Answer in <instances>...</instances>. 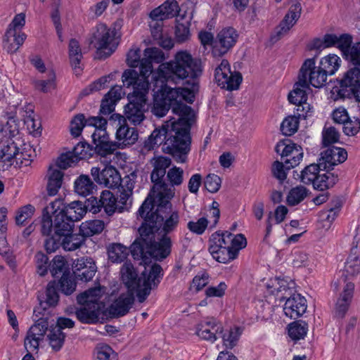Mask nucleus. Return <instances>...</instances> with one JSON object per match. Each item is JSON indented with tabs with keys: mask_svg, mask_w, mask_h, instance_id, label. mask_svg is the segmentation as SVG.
Wrapping results in <instances>:
<instances>
[{
	"mask_svg": "<svg viewBox=\"0 0 360 360\" xmlns=\"http://www.w3.org/2000/svg\"><path fill=\"white\" fill-rule=\"evenodd\" d=\"M175 188L167 184H156L137 212L143 222L139 229L140 237L131 245L136 258L143 259L148 254L162 259L170 253L171 240L167 236L174 231L180 222L179 210L171 203Z\"/></svg>",
	"mask_w": 360,
	"mask_h": 360,
	"instance_id": "f257e3e1",
	"label": "nucleus"
},
{
	"mask_svg": "<svg viewBox=\"0 0 360 360\" xmlns=\"http://www.w3.org/2000/svg\"><path fill=\"white\" fill-rule=\"evenodd\" d=\"M173 111L178 118L172 117L166 121L162 128L155 129L145 141L143 148L153 150L165 141L166 143H171L176 161L184 163L191 149L190 130L195 114L191 107L181 106L174 108Z\"/></svg>",
	"mask_w": 360,
	"mask_h": 360,
	"instance_id": "f03ea898",
	"label": "nucleus"
},
{
	"mask_svg": "<svg viewBox=\"0 0 360 360\" xmlns=\"http://www.w3.org/2000/svg\"><path fill=\"white\" fill-rule=\"evenodd\" d=\"M162 268L153 264L147 274L143 271L139 276L130 263H124L121 268V278L127 289V292L121 294L110 305L109 312L113 316H124L131 308L134 302V296H136L139 302H144L150 293L153 287L160 282Z\"/></svg>",
	"mask_w": 360,
	"mask_h": 360,
	"instance_id": "7ed1b4c3",
	"label": "nucleus"
},
{
	"mask_svg": "<svg viewBox=\"0 0 360 360\" xmlns=\"http://www.w3.org/2000/svg\"><path fill=\"white\" fill-rule=\"evenodd\" d=\"M152 52L147 51L146 58H144L141 68L142 77L136 82V72L134 70L127 69L122 75L123 84L127 87L133 86V92L129 94L127 98L129 103L124 108L126 118L133 124H140L145 119V105L147 101V96L150 89V84L144 80V77L150 74V66L147 65L146 60Z\"/></svg>",
	"mask_w": 360,
	"mask_h": 360,
	"instance_id": "20e7f679",
	"label": "nucleus"
},
{
	"mask_svg": "<svg viewBox=\"0 0 360 360\" xmlns=\"http://www.w3.org/2000/svg\"><path fill=\"white\" fill-rule=\"evenodd\" d=\"M160 63L153 75L155 82L171 80L176 82L190 79L191 82H198L197 79L202 72L201 62L186 50L177 51L172 60Z\"/></svg>",
	"mask_w": 360,
	"mask_h": 360,
	"instance_id": "39448f33",
	"label": "nucleus"
},
{
	"mask_svg": "<svg viewBox=\"0 0 360 360\" xmlns=\"http://www.w3.org/2000/svg\"><path fill=\"white\" fill-rule=\"evenodd\" d=\"M85 126L94 128L91 138L98 153L105 156L115 151L116 144L110 141L109 135L106 131L107 120L105 119L98 116L85 118L83 114H78L70 122V131L72 136L78 137Z\"/></svg>",
	"mask_w": 360,
	"mask_h": 360,
	"instance_id": "423d86ee",
	"label": "nucleus"
},
{
	"mask_svg": "<svg viewBox=\"0 0 360 360\" xmlns=\"http://www.w3.org/2000/svg\"><path fill=\"white\" fill-rule=\"evenodd\" d=\"M36 156L35 149L22 136L0 138V164L8 169L27 167Z\"/></svg>",
	"mask_w": 360,
	"mask_h": 360,
	"instance_id": "0eeeda50",
	"label": "nucleus"
},
{
	"mask_svg": "<svg viewBox=\"0 0 360 360\" xmlns=\"http://www.w3.org/2000/svg\"><path fill=\"white\" fill-rule=\"evenodd\" d=\"M104 293L105 289L98 285L77 296L81 307L77 309L76 316L79 321L91 324L103 319L105 304L101 299Z\"/></svg>",
	"mask_w": 360,
	"mask_h": 360,
	"instance_id": "6e6552de",
	"label": "nucleus"
},
{
	"mask_svg": "<svg viewBox=\"0 0 360 360\" xmlns=\"http://www.w3.org/2000/svg\"><path fill=\"white\" fill-rule=\"evenodd\" d=\"M72 231V224L60 223L57 219L54 225L53 236L48 238L45 243L47 252H54L60 245L66 251H73L79 248L84 243V238Z\"/></svg>",
	"mask_w": 360,
	"mask_h": 360,
	"instance_id": "1a4fd4ad",
	"label": "nucleus"
},
{
	"mask_svg": "<svg viewBox=\"0 0 360 360\" xmlns=\"http://www.w3.org/2000/svg\"><path fill=\"white\" fill-rule=\"evenodd\" d=\"M115 35V29L104 23H98L92 28L89 39L99 58H107L115 51L117 46Z\"/></svg>",
	"mask_w": 360,
	"mask_h": 360,
	"instance_id": "9d476101",
	"label": "nucleus"
},
{
	"mask_svg": "<svg viewBox=\"0 0 360 360\" xmlns=\"http://www.w3.org/2000/svg\"><path fill=\"white\" fill-rule=\"evenodd\" d=\"M45 212L53 215L54 225L58 219L60 223H70L74 227V222L79 221L86 214V207L80 201H73L65 205L62 200L58 199L51 202Z\"/></svg>",
	"mask_w": 360,
	"mask_h": 360,
	"instance_id": "9b49d317",
	"label": "nucleus"
},
{
	"mask_svg": "<svg viewBox=\"0 0 360 360\" xmlns=\"http://www.w3.org/2000/svg\"><path fill=\"white\" fill-rule=\"evenodd\" d=\"M156 83H158V82H156ZM160 87L157 91L164 97V99L170 106H172V112L175 115L176 114L173 111L174 108L181 106L188 107L186 105L182 104L181 102L193 103L195 93L198 90V84L195 82H189V88H171L165 84L164 82H160Z\"/></svg>",
	"mask_w": 360,
	"mask_h": 360,
	"instance_id": "f8f14e48",
	"label": "nucleus"
},
{
	"mask_svg": "<svg viewBox=\"0 0 360 360\" xmlns=\"http://www.w3.org/2000/svg\"><path fill=\"white\" fill-rule=\"evenodd\" d=\"M147 51L152 52V53H149V57L146 60V64L150 66V72L146 77H144V80H146L149 83V77L150 76L155 72H153V63H160L165 60V54L162 50L157 47H148L146 48L143 53V57H141V50L136 46L132 47L128 52L127 56V65L131 68L139 67V73L136 72V82L139 80L140 78L142 77L141 75V68L143 64L144 58H146V53Z\"/></svg>",
	"mask_w": 360,
	"mask_h": 360,
	"instance_id": "ddd939ff",
	"label": "nucleus"
},
{
	"mask_svg": "<svg viewBox=\"0 0 360 360\" xmlns=\"http://www.w3.org/2000/svg\"><path fill=\"white\" fill-rule=\"evenodd\" d=\"M179 7L175 0H167L149 13V26L151 34L155 37L161 35V26L164 20L172 18L179 13Z\"/></svg>",
	"mask_w": 360,
	"mask_h": 360,
	"instance_id": "4468645a",
	"label": "nucleus"
},
{
	"mask_svg": "<svg viewBox=\"0 0 360 360\" xmlns=\"http://www.w3.org/2000/svg\"><path fill=\"white\" fill-rule=\"evenodd\" d=\"M316 58L306 59L300 68L299 77L315 88H321L327 82L328 73L319 65L316 66Z\"/></svg>",
	"mask_w": 360,
	"mask_h": 360,
	"instance_id": "2eb2a0df",
	"label": "nucleus"
},
{
	"mask_svg": "<svg viewBox=\"0 0 360 360\" xmlns=\"http://www.w3.org/2000/svg\"><path fill=\"white\" fill-rule=\"evenodd\" d=\"M214 79L221 88L229 91L237 90L243 80L240 72L231 70L230 64L226 60H222L216 68Z\"/></svg>",
	"mask_w": 360,
	"mask_h": 360,
	"instance_id": "dca6fc26",
	"label": "nucleus"
},
{
	"mask_svg": "<svg viewBox=\"0 0 360 360\" xmlns=\"http://www.w3.org/2000/svg\"><path fill=\"white\" fill-rule=\"evenodd\" d=\"M18 108H5L0 116V138L22 136L20 132V122L17 118Z\"/></svg>",
	"mask_w": 360,
	"mask_h": 360,
	"instance_id": "f3484780",
	"label": "nucleus"
},
{
	"mask_svg": "<svg viewBox=\"0 0 360 360\" xmlns=\"http://www.w3.org/2000/svg\"><path fill=\"white\" fill-rule=\"evenodd\" d=\"M352 38L348 34L326 33L322 38L313 40L311 48L316 49H325L335 47L341 51L352 44Z\"/></svg>",
	"mask_w": 360,
	"mask_h": 360,
	"instance_id": "a211bd4d",
	"label": "nucleus"
},
{
	"mask_svg": "<svg viewBox=\"0 0 360 360\" xmlns=\"http://www.w3.org/2000/svg\"><path fill=\"white\" fill-rule=\"evenodd\" d=\"M334 285L336 288H342L335 307L336 316L342 317L347 311L352 302L354 292V283L346 278H341L334 283Z\"/></svg>",
	"mask_w": 360,
	"mask_h": 360,
	"instance_id": "6ab92c4d",
	"label": "nucleus"
},
{
	"mask_svg": "<svg viewBox=\"0 0 360 360\" xmlns=\"http://www.w3.org/2000/svg\"><path fill=\"white\" fill-rule=\"evenodd\" d=\"M238 34L233 27H225L221 30L213 44L212 55L220 57L227 53L236 43Z\"/></svg>",
	"mask_w": 360,
	"mask_h": 360,
	"instance_id": "aec40b11",
	"label": "nucleus"
},
{
	"mask_svg": "<svg viewBox=\"0 0 360 360\" xmlns=\"http://www.w3.org/2000/svg\"><path fill=\"white\" fill-rule=\"evenodd\" d=\"M193 330L200 339L214 342L217 340V334L222 333V326L214 318L207 317L198 321Z\"/></svg>",
	"mask_w": 360,
	"mask_h": 360,
	"instance_id": "412c9836",
	"label": "nucleus"
},
{
	"mask_svg": "<svg viewBox=\"0 0 360 360\" xmlns=\"http://www.w3.org/2000/svg\"><path fill=\"white\" fill-rule=\"evenodd\" d=\"M48 329V321L45 319H39L28 330L25 339V347L29 352H37L44 340Z\"/></svg>",
	"mask_w": 360,
	"mask_h": 360,
	"instance_id": "4be33fe9",
	"label": "nucleus"
},
{
	"mask_svg": "<svg viewBox=\"0 0 360 360\" xmlns=\"http://www.w3.org/2000/svg\"><path fill=\"white\" fill-rule=\"evenodd\" d=\"M91 174L99 185L115 188L121 185L122 179L119 172L112 166H105L101 171L94 167L91 169Z\"/></svg>",
	"mask_w": 360,
	"mask_h": 360,
	"instance_id": "5701e85b",
	"label": "nucleus"
},
{
	"mask_svg": "<svg viewBox=\"0 0 360 360\" xmlns=\"http://www.w3.org/2000/svg\"><path fill=\"white\" fill-rule=\"evenodd\" d=\"M265 285L269 295L282 301L292 294L295 283L288 278L274 277L268 280Z\"/></svg>",
	"mask_w": 360,
	"mask_h": 360,
	"instance_id": "b1692460",
	"label": "nucleus"
},
{
	"mask_svg": "<svg viewBox=\"0 0 360 360\" xmlns=\"http://www.w3.org/2000/svg\"><path fill=\"white\" fill-rule=\"evenodd\" d=\"M301 10L302 8L300 3H296L290 7L283 20L275 28L272 33L271 37V40L272 41L276 42L288 34L299 19Z\"/></svg>",
	"mask_w": 360,
	"mask_h": 360,
	"instance_id": "393cba45",
	"label": "nucleus"
},
{
	"mask_svg": "<svg viewBox=\"0 0 360 360\" xmlns=\"http://www.w3.org/2000/svg\"><path fill=\"white\" fill-rule=\"evenodd\" d=\"M301 10L302 8L300 3H296L290 7L283 20L275 28L272 33L271 37V40L272 41L276 42L288 34L299 19Z\"/></svg>",
	"mask_w": 360,
	"mask_h": 360,
	"instance_id": "a878e982",
	"label": "nucleus"
},
{
	"mask_svg": "<svg viewBox=\"0 0 360 360\" xmlns=\"http://www.w3.org/2000/svg\"><path fill=\"white\" fill-rule=\"evenodd\" d=\"M301 10L302 8L300 3H296L290 7L283 20L275 28L272 33L271 37V40L272 41L276 42L288 34L299 19Z\"/></svg>",
	"mask_w": 360,
	"mask_h": 360,
	"instance_id": "bb28decb",
	"label": "nucleus"
},
{
	"mask_svg": "<svg viewBox=\"0 0 360 360\" xmlns=\"http://www.w3.org/2000/svg\"><path fill=\"white\" fill-rule=\"evenodd\" d=\"M275 150L281 157L287 158L285 162L289 165L288 168L296 167L302 160L303 150L301 146L294 143L280 141L276 144Z\"/></svg>",
	"mask_w": 360,
	"mask_h": 360,
	"instance_id": "cd10ccee",
	"label": "nucleus"
},
{
	"mask_svg": "<svg viewBox=\"0 0 360 360\" xmlns=\"http://www.w3.org/2000/svg\"><path fill=\"white\" fill-rule=\"evenodd\" d=\"M347 158V153L344 148L332 146L321 153L319 162L323 169H329L344 162Z\"/></svg>",
	"mask_w": 360,
	"mask_h": 360,
	"instance_id": "c85d7f7f",
	"label": "nucleus"
},
{
	"mask_svg": "<svg viewBox=\"0 0 360 360\" xmlns=\"http://www.w3.org/2000/svg\"><path fill=\"white\" fill-rule=\"evenodd\" d=\"M307 308L306 299L297 294L287 299L283 307V311L286 316L295 319L302 316L306 312Z\"/></svg>",
	"mask_w": 360,
	"mask_h": 360,
	"instance_id": "c756f323",
	"label": "nucleus"
},
{
	"mask_svg": "<svg viewBox=\"0 0 360 360\" xmlns=\"http://www.w3.org/2000/svg\"><path fill=\"white\" fill-rule=\"evenodd\" d=\"M74 274L79 280L87 282L90 281L96 272V266L91 257H82L74 262Z\"/></svg>",
	"mask_w": 360,
	"mask_h": 360,
	"instance_id": "7c9ffc66",
	"label": "nucleus"
},
{
	"mask_svg": "<svg viewBox=\"0 0 360 360\" xmlns=\"http://www.w3.org/2000/svg\"><path fill=\"white\" fill-rule=\"evenodd\" d=\"M341 87L348 89L360 101V68L355 67L345 73L340 81Z\"/></svg>",
	"mask_w": 360,
	"mask_h": 360,
	"instance_id": "2f4dec72",
	"label": "nucleus"
},
{
	"mask_svg": "<svg viewBox=\"0 0 360 360\" xmlns=\"http://www.w3.org/2000/svg\"><path fill=\"white\" fill-rule=\"evenodd\" d=\"M117 143L116 148L118 147L124 148L134 145L139 139L138 131L129 127L127 124H121L117 129L115 134ZM113 143V141H112ZM115 149V150H116Z\"/></svg>",
	"mask_w": 360,
	"mask_h": 360,
	"instance_id": "473e14b6",
	"label": "nucleus"
},
{
	"mask_svg": "<svg viewBox=\"0 0 360 360\" xmlns=\"http://www.w3.org/2000/svg\"><path fill=\"white\" fill-rule=\"evenodd\" d=\"M171 163V159L165 156H156L150 160V164L153 167L150 179L155 184L153 188L158 184H163L161 182V179L165 175L166 169L170 166Z\"/></svg>",
	"mask_w": 360,
	"mask_h": 360,
	"instance_id": "72a5a7b5",
	"label": "nucleus"
},
{
	"mask_svg": "<svg viewBox=\"0 0 360 360\" xmlns=\"http://www.w3.org/2000/svg\"><path fill=\"white\" fill-rule=\"evenodd\" d=\"M25 124L30 133L35 137L39 136L41 134V124L39 120L34 118L33 106L31 104H27L22 108Z\"/></svg>",
	"mask_w": 360,
	"mask_h": 360,
	"instance_id": "f704fd0d",
	"label": "nucleus"
},
{
	"mask_svg": "<svg viewBox=\"0 0 360 360\" xmlns=\"http://www.w3.org/2000/svg\"><path fill=\"white\" fill-rule=\"evenodd\" d=\"M340 273L341 276L346 278H354L360 274V259L356 248L352 249L345 261L344 269Z\"/></svg>",
	"mask_w": 360,
	"mask_h": 360,
	"instance_id": "c9c22d12",
	"label": "nucleus"
},
{
	"mask_svg": "<svg viewBox=\"0 0 360 360\" xmlns=\"http://www.w3.org/2000/svg\"><path fill=\"white\" fill-rule=\"evenodd\" d=\"M26 37L24 32H15L11 30H7L4 39V49L8 53H15L23 44Z\"/></svg>",
	"mask_w": 360,
	"mask_h": 360,
	"instance_id": "e433bc0d",
	"label": "nucleus"
},
{
	"mask_svg": "<svg viewBox=\"0 0 360 360\" xmlns=\"http://www.w3.org/2000/svg\"><path fill=\"white\" fill-rule=\"evenodd\" d=\"M63 173L57 167L51 166L47 172V192L51 196L56 195L62 186Z\"/></svg>",
	"mask_w": 360,
	"mask_h": 360,
	"instance_id": "4c0bfd02",
	"label": "nucleus"
},
{
	"mask_svg": "<svg viewBox=\"0 0 360 360\" xmlns=\"http://www.w3.org/2000/svg\"><path fill=\"white\" fill-rule=\"evenodd\" d=\"M309 89L307 81L302 80L299 77V80L295 84L292 91L288 94V99L289 102L295 105L304 103L307 99V91Z\"/></svg>",
	"mask_w": 360,
	"mask_h": 360,
	"instance_id": "58836bf2",
	"label": "nucleus"
},
{
	"mask_svg": "<svg viewBox=\"0 0 360 360\" xmlns=\"http://www.w3.org/2000/svg\"><path fill=\"white\" fill-rule=\"evenodd\" d=\"M98 207L103 208L105 212L110 216L118 211L117 200L111 191H103L101 193Z\"/></svg>",
	"mask_w": 360,
	"mask_h": 360,
	"instance_id": "ea45409f",
	"label": "nucleus"
},
{
	"mask_svg": "<svg viewBox=\"0 0 360 360\" xmlns=\"http://www.w3.org/2000/svg\"><path fill=\"white\" fill-rule=\"evenodd\" d=\"M342 65L341 58L336 54L329 53L320 59L319 65L328 75H335Z\"/></svg>",
	"mask_w": 360,
	"mask_h": 360,
	"instance_id": "a19ab883",
	"label": "nucleus"
},
{
	"mask_svg": "<svg viewBox=\"0 0 360 360\" xmlns=\"http://www.w3.org/2000/svg\"><path fill=\"white\" fill-rule=\"evenodd\" d=\"M95 188V184L86 175H80L75 181V192L83 197L92 194Z\"/></svg>",
	"mask_w": 360,
	"mask_h": 360,
	"instance_id": "79ce46f5",
	"label": "nucleus"
},
{
	"mask_svg": "<svg viewBox=\"0 0 360 360\" xmlns=\"http://www.w3.org/2000/svg\"><path fill=\"white\" fill-rule=\"evenodd\" d=\"M323 170H324L323 165H321L319 161V164H311L302 171L300 181L305 184H312L314 186L318 176Z\"/></svg>",
	"mask_w": 360,
	"mask_h": 360,
	"instance_id": "37998d69",
	"label": "nucleus"
},
{
	"mask_svg": "<svg viewBox=\"0 0 360 360\" xmlns=\"http://www.w3.org/2000/svg\"><path fill=\"white\" fill-rule=\"evenodd\" d=\"M129 253V249L120 243H113L108 248V258L113 263L122 262Z\"/></svg>",
	"mask_w": 360,
	"mask_h": 360,
	"instance_id": "c03bdc74",
	"label": "nucleus"
},
{
	"mask_svg": "<svg viewBox=\"0 0 360 360\" xmlns=\"http://www.w3.org/2000/svg\"><path fill=\"white\" fill-rule=\"evenodd\" d=\"M209 252L216 261L226 264L235 259V254L232 251L222 246H214L209 245Z\"/></svg>",
	"mask_w": 360,
	"mask_h": 360,
	"instance_id": "a18cd8bd",
	"label": "nucleus"
},
{
	"mask_svg": "<svg viewBox=\"0 0 360 360\" xmlns=\"http://www.w3.org/2000/svg\"><path fill=\"white\" fill-rule=\"evenodd\" d=\"M309 191L303 186L292 188L287 193L285 201L289 206H295L302 202L307 196Z\"/></svg>",
	"mask_w": 360,
	"mask_h": 360,
	"instance_id": "49530a36",
	"label": "nucleus"
},
{
	"mask_svg": "<svg viewBox=\"0 0 360 360\" xmlns=\"http://www.w3.org/2000/svg\"><path fill=\"white\" fill-rule=\"evenodd\" d=\"M243 331V328L236 326L226 330L221 336L225 347L227 349L233 348L239 340Z\"/></svg>",
	"mask_w": 360,
	"mask_h": 360,
	"instance_id": "de8ad7c7",
	"label": "nucleus"
},
{
	"mask_svg": "<svg viewBox=\"0 0 360 360\" xmlns=\"http://www.w3.org/2000/svg\"><path fill=\"white\" fill-rule=\"evenodd\" d=\"M104 223L99 219L89 220L82 222L79 226V232L82 237L91 236L100 233L104 229Z\"/></svg>",
	"mask_w": 360,
	"mask_h": 360,
	"instance_id": "09e8293b",
	"label": "nucleus"
},
{
	"mask_svg": "<svg viewBox=\"0 0 360 360\" xmlns=\"http://www.w3.org/2000/svg\"><path fill=\"white\" fill-rule=\"evenodd\" d=\"M50 271L53 277L63 276L70 274L69 266L65 257L57 255L49 264Z\"/></svg>",
	"mask_w": 360,
	"mask_h": 360,
	"instance_id": "8fccbe9b",
	"label": "nucleus"
},
{
	"mask_svg": "<svg viewBox=\"0 0 360 360\" xmlns=\"http://www.w3.org/2000/svg\"><path fill=\"white\" fill-rule=\"evenodd\" d=\"M69 58L72 68L77 72L81 69L82 53L78 41L72 39L69 43Z\"/></svg>",
	"mask_w": 360,
	"mask_h": 360,
	"instance_id": "3c124183",
	"label": "nucleus"
},
{
	"mask_svg": "<svg viewBox=\"0 0 360 360\" xmlns=\"http://www.w3.org/2000/svg\"><path fill=\"white\" fill-rule=\"evenodd\" d=\"M21 102L22 99L20 94L15 93L12 95L8 92L6 87L4 85L0 86V103L2 105L7 104L8 106L6 108H18Z\"/></svg>",
	"mask_w": 360,
	"mask_h": 360,
	"instance_id": "603ef678",
	"label": "nucleus"
},
{
	"mask_svg": "<svg viewBox=\"0 0 360 360\" xmlns=\"http://www.w3.org/2000/svg\"><path fill=\"white\" fill-rule=\"evenodd\" d=\"M338 181V176L331 172L320 173L315 181L314 188L317 190L324 191L333 186Z\"/></svg>",
	"mask_w": 360,
	"mask_h": 360,
	"instance_id": "864d4df0",
	"label": "nucleus"
},
{
	"mask_svg": "<svg viewBox=\"0 0 360 360\" xmlns=\"http://www.w3.org/2000/svg\"><path fill=\"white\" fill-rule=\"evenodd\" d=\"M7 231V223L6 221H0V255H2L8 260V263L14 267L15 265L13 264L12 254L8 248V243L6 238V233Z\"/></svg>",
	"mask_w": 360,
	"mask_h": 360,
	"instance_id": "5fc2aeb1",
	"label": "nucleus"
},
{
	"mask_svg": "<svg viewBox=\"0 0 360 360\" xmlns=\"http://www.w3.org/2000/svg\"><path fill=\"white\" fill-rule=\"evenodd\" d=\"M153 91V105L151 111L155 116L162 117L167 114L169 110L170 105L160 93L155 89Z\"/></svg>",
	"mask_w": 360,
	"mask_h": 360,
	"instance_id": "6e6d98bb",
	"label": "nucleus"
},
{
	"mask_svg": "<svg viewBox=\"0 0 360 360\" xmlns=\"http://www.w3.org/2000/svg\"><path fill=\"white\" fill-rule=\"evenodd\" d=\"M307 330V324L303 321L292 322L288 327L289 337L295 341L303 339L306 336Z\"/></svg>",
	"mask_w": 360,
	"mask_h": 360,
	"instance_id": "4d7b16f0",
	"label": "nucleus"
},
{
	"mask_svg": "<svg viewBox=\"0 0 360 360\" xmlns=\"http://www.w3.org/2000/svg\"><path fill=\"white\" fill-rule=\"evenodd\" d=\"M65 335L60 328H51L48 335L49 345L53 350L58 352L62 348L65 342Z\"/></svg>",
	"mask_w": 360,
	"mask_h": 360,
	"instance_id": "13d9d810",
	"label": "nucleus"
},
{
	"mask_svg": "<svg viewBox=\"0 0 360 360\" xmlns=\"http://www.w3.org/2000/svg\"><path fill=\"white\" fill-rule=\"evenodd\" d=\"M34 212V207L30 204L20 207L15 212V220L16 224L24 226L28 220L32 219Z\"/></svg>",
	"mask_w": 360,
	"mask_h": 360,
	"instance_id": "bf43d9fd",
	"label": "nucleus"
},
{
	"mask_svg": "<svg viewBox=\"0 0 360 360\" xmlns=\"http://www.w3.org/2000/svg\"><path fill=\"white\" fill-rule=\"evenodd\" d=\"M46 79H39L35 82V87L43 92H49L56 88V73L53 69H49Z\"/></svg>",
	"mask_w": 360,
	"mask_h": 360,
	"instance_id": "052dcab7",
	"label": "nucleus"
},
{
	"mask_svg": "<svg viewBox=\"0 0 360 360\" xmlns=\"http://www.w3.org/2000/svg\"><path fill=\"white\" fill-rule=\"evenodd\" d=\"M231 243V232L226 231H217L212 234L209 245L214 246H222L223 248H229Z\"/></svg>",
	"mask_w": 360,
	"mask_h": 360,
	"instance_id": "680f3d73",
	"label": "nucleus"
},
{
	"mask_svg": "<svg viewBox=\"0 0 360 360\" xmlns=\"http://www.w3.org/2000/svg\"><path fill=\"white\" fill-rule=\"evenodd\" d=\"M298 116H288L285 117L281 124V131L285 136H291L295 134L299 127Z\"/></svg>",
	"mask_w": 360,
	"mask_h": 360,
	"instance_id": "e2e57ef3",
	"label": "nucleus"
},
{
	"mask_svg": "<svg viewBox=\"0 0 360 360\" xmlns=\"http://www.w3.org/2000/svg\"><path fill=\"white\" fill-rule=\"evenodd\" d=\"M184 171L182 168L176 166L171 167L167 173V179L170 184V186H167L174 188V186L181 185L184 182Z\"/></svg>",
	"mask_w": 360,
	"mask_h": 360,
	"instance_id": "0e129e2a",
	"label": "nucleus"
},
{
	"mask_svg": "<svg viewBox=\"0 0 360 360\" xmlns=\"http://www.w3.org/2000/svg\"><path fill=\"white\" fill-rule=\"evenodd\" d=\"M346 60L356 67L360 68V42L347 46L342 51Z\"/></svg>",
	"mask_w": 360,
	"mask_h": 360,
	"instance_id": "69168bd1",
	"label": "nucleus"
},
{
	"mask_svg": "<svg viewBox=\"0 0 360 360\" xmlns=\"http://www.w3.org/2000/svg\"><path fill=\"white\" fill-rule=\"evenodd\" d=\"M94 360H118L117 353L107 345H99L96 348Z\"/></svg>",
	"mask_w": 360,
	"mask_h": 360,
	"instance_id": "338daca9",
	"label": "nucleus"
},
{
	"mask_svg": "<svg viewBox=\"0 0 360 360\" xmlns=\"http://www.w3.org/2000/svg\"><path fill=\"white\" fill-rule=\"evenodd\" d=\"M338 215V210L331 208L328 210H323L319 214V220L322 223V227L326 230L330 229L332 223Z\"/></svg>",
	"mask_w": 360,
	"mask_h": 360,
	"instance_id": "774afa93",
	"label": "nucleus"
}]
</instances>
